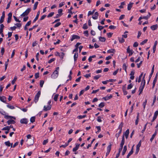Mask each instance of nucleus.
Here are the masks:
<instances>
[{
	"label": "nucleus",
	"mask_w": 158,
	"mask_h": 158,
	"mask_svg": "<svg viewBox=\"0 0 158 158\" xmlns=\"http://www.w3.org/2000/svg\"><path fill=\"white\" fill-rule=\"evenodd\" d=\"M125 143V139L124 137V135H123L122 138V140L121 141V143H120V145L121 146H123L124 144Z\"/></svg>",
	"instance_id": "21"
},
{
	"label": "nucleus",
	"mask_w": 158,
	"mask_h": 158,
	"mask_svg": "<svg viewBox=\"0 0 158 158\" xmlns=\"http://www.w3.org/2000/svg\"><path fill=\"white\" fill-rule=\"evenodd\" d=\"M7 106L10 109H13L15 108V107L14 106H10V105H7Z\"/></svg>",
	"instance_id": "55"
},
{
	"label": "nucleus",
	"mask_w": 158,
	"mask_h": 158,
	"mask_svg": "<svg viewBox=\"0 0 158 158\" xmlns=\"http://www.w3.org/2000/svg\"><path fill=\"white\" fill-rule=\"evenodd\" d=\"M111 144L110 143V144L107 147V151H108V152H110L111 149Z\"/></svg>",
	"instance_id": "28"
},
{
	"label": "nucleus",
	"mask_w": 158,
	"mask_h": 158,
	"mask_svg": "<svg viewBox=\"0 0 158 158\" xmlns=\"http://www.w3.org/2000/svg\"><path fill=\"white\" fill-rule=\"evenodd\" d=\"M138 43L137 42H135L134 43L133 45V46L134 47H137L138 46Z\"/></svg>",
	"instance_id": "64"
},
{
	"label": "nucleus",
	"mask_w": 158,
	"mask_h": 158,
	"mask_svg": "<svg viewBox=\"0 0 158 158\" xmlns=\"http://www.w3.org/2000/svg\"><path fill=\"white\" fill-rule=\"evenodd\" d=\"M139 147L136 146V150L135 153L136 154H137L138 153L139 150Z\"/></svg>",
	"instance_id": "52"
},
{
	"label": "nucleus",
	"mask_w": 158,
	"mask_h": 158,
	"mask_svg": "<svg viewBox=\"0 0 158 158\" xmlns=\"http://www.w3.org/2000/svg\"><path fill=\"white\" fill-rule=\"evenodd\" d=\"M80 146V144H76V147H75L73 148V152H76L77 150Z\"/></svg>",
	"instance_id": "14"
},
{
	"label": "nucleus",
	"mask_w": 158,
	"mask_h": 158,
	"mask_svg": "<svg viewBox=\"0 0 158 158\" xmlns=\"http://www.w3.org/2000/svg\"><path fill=\"white\" fill-rule=\"evenodd\" d=\"M84 34L87 37H88L89 35L88 31H84Z\"/></svg>",
	"instance_id": "53"
},
{
	"label": "nucleus",
	"mask_w": 158,
	"mask_h": 158,
	"mask_svg": "<svg viewBox=\"0 0 158 158\" xmlns=\"http://www.w3.org/2000/svg\"><path fill=\"white\" fill-rule=\"evenodd\" d=\"M100 77H101V75H96V76H94V79L97 80L98 79H99Z\"/></svg>",
	"instance_id": "49"
},
{
	"label": "nucleus",
	"mask_w": 158,
	"mask_h": 158,
	"mask_svg": "<svg viewBox=\"0 0 158 158\" xmlns=\"http://www.w3.org/2000/svg\"><path fill=\"white\" fill-rule=\"evenodd\" d=\"M31 10V9L30 8H28L20 16L23 17H25L26 16H27L28 15L29 12Z\"/></svg>",
	"instance_id": "3"
},
{
	"label": "nucleus",
	"mask_w": 158,
	"mask_h": 158,
	"mask_svg": "<svg viewBox=\"0 0 158 158\" xmlns=\"http://www.w3.org/2000/svg\"><path fill=\"white\" fill-rule=\"evenodd\" d=\"M123 122H122L119 125V127H118V129L119 130V131H122V127L123 126Z\"/></svg>",
	"instance_id": "24"
},
{
	"label": "nucleus",
	"mask_w": 158,
	"mask_h": 158,
	"mask_svg": "<svg viewBox=\"0 0 158 158\" xmlns=\"http://www.w3.org/2000/svg\"><path fill=\"white\" fill-rule=\"evenodd\" d=\"M30 120L31 122L32 123H34L35 120V117H31L30 118Z\"/></svg>",
	"instance_id": "34"
},
{
	"label": "nucleus",
	"mask_w": 158,
	"mask_h": 158,
	"mask_svg": "<svg viewBox=\"0 0 158 158\" xmlns=\"http://www.w3.org/2000/svg\"><path fill=\"white\" fill-rule=\"evenodd\" d=\"M54 14V12H52L48 15L47 16V17L48 18L51 17Z\"/></svg>",
	"instance_id": "47"
},
{
	"label": "nucleus",
	"mask_w": 158,
	"mask_h": 158,
	"mask_svg": "<svg viewBox=\"0 0 158 158\" xmlns=\"http://www.w3.org/2000/svg\"><path fill=\"white\" fill-rule=\"evenodd\" d=\"M108 37L109 38H110L112 36V35L113 34L111 32L108 33L107 34Z\"/></svg>",
	"instance_id": "61"
},
{
	"label": "nucleus",
	"mask_w": 158,
	"mask_h": 158,
	"mask_svg": "<svg viewBox=\"0 0 158 158\" xmlns=\"http://www.w3.org/2000/svg\"><path fill=\"white\" fill-rule=\"evenodd\" d=\"M157 81V80H156V79H154L153 80V83H152V88L153 89L155 86L156 84V83Z\"/></svg>",
	"instance_id": "32"
},
{
	"label": "nucleus",
	"mask_w": 158,
	"mask_h": 158,
	"mask_svg": "<svg viewBox=\"0 0 158 158\" xmlns=\"http://www.w3.org/2000/svg\"><path fill=\"white\" fill-rule=\"evenodd\" d=\"M17 79V77L16 76H15V77L14 78L13 80L12 81L11 83L12 84L14 85L15 81H16V80Z\"/></svg>",
	"instance_id": "38"
},
{
	"label": "nucleus",
	"mask_w": 158,
	"mask_h": 158,
	"mask_svg": "<svg viewBox=\"0 0 158 158\" xmlns=\"http://www.w3.org/2000/svg\"><path fill=\"white\" fill-rule=\"evenodd\" d=\"M98 12H96L95 13L94 15L93 16L92 18L94 19H98Z\"/></svg>",
	"instance_id": "11"
},
{
	"label": "nucleus",
	"mask_w": 158,
	"mask_h": 158,
	"mask_svg": "<svg viewBox=\"0 0 158 158\" xmlns=\"http://www.w3.org/2000/svg\"><path fill=\"white\" fill-rule=\"evenodd\" d=\"M154 65L152 67V68L151 73V74H150L149 76V77L150 78V79H151V78L153 73V72L154 71Z\"/></svg>",
	"instance_id": "20"
},
{
	"label": "nucleus",
	"mask_w": 158,
	"mask_h": 158,
	"mask_svg": "<svg viewBox=\"0 0 158 158\" xmlns=\"http://www.w3.org/2000/svg\"><path fill=\"white\" fill-rule=\"evenodd\" d=\"M82 28L84 29H85V30L86 29L88 28V27L87 26V24L86 23H85L83 25V27Z\"/></svg>",
	"instance_id": "48"
},
{
	"label": "nucleus",
	"mask_w": 158,
	"mask_h": 158,
	"mask_svg": "<svg viewBox=\"0 0 158 158\" xmlns=\"http://www.w3.org/2000/svg\"><path fill=\"white\" fill-rule=\"evenodd\" d=\"M64 54L63 52H61L60 54V56H60L61 58L62 59L64 57Z\"/></svg>",
	"instance_id": "58"
},
{
	"label": "nucleus",
	"mask_w": 158,
	"mask_h": 158,
	"mask_svg": "<svg viewBox=\"0 0 158 158\" xmlns=\"http://www.w3.org/2000/svg\"><path fill=\"white\" fill-rule=\"evenodd\" d=\"M20 122L21 123L27 124V123L28 120L26 118H23L21 119Z\"/></svg>",
	"instance_id": "7"
},
{
	"label": "nucleus",
	"mask_w": 158,
	"mask_h": 158,
	"mask_svg": "<svg viewBox=\"0 0 158 158\" xmlns=\"http://www.w3.org/2000/svg\"><path fill=\"white\" fill-rule=\"evenodd\" d=\"M62 11H63V10L62 9H59V10H58V13L59 14H60L59 15L62 14Z\"/></svg>",
	"instance_id": "60"
},
{
	"label": "nucleus",
	"mask_w": 158,
	"mask_h": 158,
	"mask_svg": "<svg viewBox=\"0 0 158 158\" xmlns=\"http://www.w3.org/2000/svg\"><path fill=\"white\" fill-rule=\"evenodd\" d=\"M121 131H119V132H118V133H116L115 135V136L116 137V138H117V139L119 137V135H120V134H121Z\"/></svg>",
	"instance_id": "42"
},
{
	"label": "nucleus",
	"mask_w": 158,
	"mask_h": 158,
	"mask_svg": "<svg viewBox=\"0 0 158 158\" xmlns=\"http://www.w3.org/2000/svg\"><path fill=\"white\" fill-rule=\"evenodd\" d=\"M129 129H127L125 133V136L126 139H127L129 135Z\"/></svg>",
	"instance_id": "22"
},
{
	"label": "nucleus",
	"mask_w": 158,
	"mask_h": 158,
	"mask_svg": "<svg viewBox=\"0 0 158 158\" xmlns=\"http://www.w3.org/2000/svg\"><path fill=\"white\" fill-rule=\"evenodd\" d=\"M134 145H133L132 147L131 148V151L130 152L128 153V154L127 155V158H129V156L131 155H132L133 152H134V148H133V147H134Z\"/></svg>",
	"instance_id": "9"
},
{
	"label": "nucleus",
	"mask_w": 158,
	"mask_h": 158,
	"mask_svg": "<svg viewBox=\"0 0 158 158\" xmlns=\"http://www.w3.org/2000/svg\"><path fill=\"white\" fill-rule=\"evenodd\" d=\"M143 73H141V74H140V75L139 76L138 80V82H140L141 81V79L143 75Z\"/></svg>",
	"instance_id": "33"
},
{
	"label": "nucleus",
	"mask_w": 158,
	"mask_h": 158,
	"mask_svg": "<svg viewBox=\"0 0 158 158\" xmlns=\"http://www.w3.org/2000/svg\"><path fill=\"white\" fill-rule=\"evenodd\" d=\"M96 128H97L98 130V131L96 132V133L97 134H98L101 131V127L100 126H96Z\"/></svg>",
	"instance_id": "27"
},
{
	"label": "nucleus",
	"mask_w": 158,
	"mask_h": 158,
	"mask_svg": "<svg viewBox=\"0 0 158 158\" xmlns=\"http://www.w3.org/2000/svg\"><path fill=\"white\" fill-rule=\"evenodd\" d=\"M144 86L145 85H142V82H141V85L139 89V95H140L142 92V91H143V88H144Z\"/></svg>",
	"instance_id": "5"
},
{
	"label": "nucleus",
	"mask_w": 158,
	"mask_h": 158,
	"mask_svg": "<svg viewBox=\"0 0 158 158\" xmlns=\"http://www.w3.org/2000/svg\"><path fill=\"white\" fill-rule=\"evenodd\" d=\"M78 53H75L74 56V60L75 61H76V60H77V58L78 57Z\"/></svg>",
	"instance_id": "26"
},
{
	"label": "nucleus",
	"mask_w": 158,
	"mask_h": 158,
	"mask_svg": "<svg viewBox=\"0 0 158 158\" xmlns=\"http://www.w3.org/2000/svg\"><path fill=\"white\" fill-rule=\"evenodd\" d=\"M40 14V11H39L37 12L36 16L33 21V22H35L38 19L39 17Z\"/></svg>",
	"instance_id": "16"
},
{
	"label": "nucleus",
	"mask_w": 158,
	"mask_h": 158,
	"mask_svg": "<svg viewBox=\"0 0 158 158\" xmlns=\"http://www.w3.org/2000/svg\"><path fill=\"white\" fill-rule=\"evenodd\" d=\"M5 143L6 145L8 147H10V146L11 143L9 141L5 142Z\"/></svg>",
	"instance_id": "37"
},
{
	"label": "nucleus",
	"mask_w": 158,
	"mask_h": 158,
	"mask_svg": "<svg viewBox=\"0 0 158 158\" xmlns=\"http://www.w3.org/2000/svg\"><path fill=\"white\" fill-rule=\"evenodd\" d=\"M48 139H47L46 140H44L43 142V144L44 145H45L47 143H48Z\"/></svg>",
	"instance_id": "63"
},
{
	"label": "nucleus",
	"mask_w": 158,
	"mask_h": 158,
	"mask_svg": "<svg viewBox=\"0 0 158 158\" xmlns=\"http://www.w3.org/2000/svg\"><path fill=\"white\" fill-rule=\"evenodd\" d=\"M80 38V37L79 36L76 35H73L71 38V40L73 41L75 39H79Z\"/></svg>",
	"instance_id": "8"
},
{
	"label": "nucleus",
	"mask_w": 158,
	"mask_h": 158,
	"mask_svg": "<svg viewBox=\"0 0 158 158\" xmlns=\"http://www.w3.org/2000/svg\"><path fill=\"white\" fill-rule=\"evenodd\" d=\"M39 77V73H36L35 74V77L36 79L38 78Z\"/></svg>",
	"instance_id": "62"
},
{
	"label": "nucleus",
	"mask_w": 158,
	"mask_h": 158,
	"mask_svg": "<svg viewBox=\"0 0 158 158\" xmlns=\"http://www.w3.org/2000/svg\"><path fill=\"white\" fill-rule=\"evenodd\" d=\"M6 97L4 96H0V100L3 102H5L6 100Z\"/></svg>",
	"instance_id": "23"
},
{
	"label": "nucleus",
	"mask_w": 158,
	"mask_h": 158,
	"mask_svg": "<svg viewBox=\"0 0 158 158\" xmlns=\"http://www.w3.org/2000/svg\"><path fill=\"white\" fill-rule=\"evenodd\" d=\"M100 41L102 42H105L106 41V39L104 37H100L99 38Z\"/></svg>",
	"instance_id": "29"
},
{
	"label": "nucleus",
	"mask_w": 158,
	"mask_h": 158,
	"mask_svg": "<svg viewBox=\"0 0 158 158\" xmlns=\"http://www.w3.org/2000/svg\"><path fill=\"white\" fill-rule=\"evenodd\" d=\"M7 123L8 125H10L11 124H15V122L13 119H10L8 120L7 122Z\"/></svg>",
	"instance_id": "15"
},
{
	"label": "nucleus",
	"mask_w": 158,
	"mask_h": 158,
	"mask_svg": "<svg viewBox=\"0 0 158 158\" xmlns=\"http://www.w3.org/2000/svg\"><path fill=\"white\" fill-rule=\"evenodd\" d=\"M59 67H58L56 68V70L54 71L51 75V77L52 78L55 79L58 77L59 73L58 70H59Z\"/></svg>",
	"instance_id": "1"
},
{
	"label": "nucleus",
	"mask_w": 158,
	"mask_h": 158,
	"mask_svg": "<svg viewBox=\"0 0 158 158\" xmlns=\"http://www.w3.org/2000/svg\"><path fill=\"white\" fill-rule=\"evenodd\" d=\"M112 97V95H110L109 96L107 95L106 97L103 98H102L104 100L106 101L111 98Z\"/></svg>",
	"instance_id": "13"
},
{
	"label": "nucleus",
	"mask_w": 158,
	"mask_h": 158,
	"mask_svg": "<svg viewBox=\"0 0 158 158\" xmlns=\"http://www.w3.org/2000/svg\"><path fill=\"white\" fill-rule=\"evenodd\" d=\"M55 60V59L54 58L51 59L48 61V63L50 64L52 62L54 61Z\"/></svg>",
	"instance_id": "59"
},
{
	"label": "nucleus",
	"mask_w": 158,
	"mask_h": 158,
	"mask_svg": "<svg viewBox=\"0 0 158 158\" xmlns=\"http://www.w3.org/2000/svg\"><path fill=\"white\" fill-rule=\"evenodd\" d=\"M58 94H56L55 95L54 98V100L55 101H56L57 100V98L58 96Z\"/></svg>",
	"instance_id": "41"
},
{
	"label": "nucleus",
	"mask_w": 158,
	"mask_h": 158,
	"mask_svg": "<svg viewBox=\"0 0 158 158\" xmlns=\"http://www.w3.org/2000/svg\"><path fill=\"white\" fill-rule=\"evenodd\" d=\"M5 17L2 16L0 19V24L2 23L4 21Z\"/></svg>",
	"instance_id": "50"
},
{
	"label": "nucleus",
	"mask_w": 158,
	"mask_h": 158,
	"mask_svg": "<svg viewBox=\"0 0 158 158\" xmlns=\"http://www.w3.org/2000/svg\"><path fill=\"white\" fill-rule=\"evenodd\" d=\"M125 5V3L124 2H122L121 3V5L119 6V7L120 8H123V6Z\"/></svg>",
	"instance_id": "45"
},
{
	"label": "nucleus",
	"mask_w": 158,
	"mask_h": 158,
	"mask_svg": "<svg viewBox=\"0 0 158 158\" xmlns=\"http://www.w3.org/2000/svg\"><path fill=\"white\" fill-rule=\"evenodd\" d=\"M105 106L104 102H102L101 103L98 105V106L100 108H102Z\"/></svg>",
	"instance_id": "36"
},
{
	"label": "nucleus",
	"mask_w": 158,
	"mask_h": 158,
	"mask_svg": "<svg viewBox=\"0 0 158 158\" xmlns=\"http://www.w3.org/2000/svg\"><path fill=\"white\" fill-rule=\"evenodd\" d=\"M4 118L7 119H8L9 118H13L14 119H15L16 118L15 117L11 116H9V115H5L4 116Z\"/></svg>",
	"instance_id": "17"
},
{
	"label": "nucleus",
	"mask_w": 158,
	"mask_h": 158,
	"mask_svg": "<svg viewBox=\"0 0 158 158\" xmlns=\"http://www.w3.org/2000/svg\"><path fill=\"white\" fill-rule=\"evenodd\" d=\"M86 115H79L77 117V118L79 119H81L86 117Z\"/></svg>",
	"instance_id": "40"
},
{
	"label": "nucleus",
	"mask_w": 158,
	"mask_h": 158,
	"mask_svg": "<svg viewBox=\"0 0 158 158\" xmlns=\"http://www.w3.org/2000/svg\"><path fill=\"white\" fill-rule=\"evenodd\" d=\"M148 39H145L143 41H142L140 44L141 45H143L144 44H145L148 41Z\"/></svg>",
	"instance_id": "35"
},
{
	"label": "nucleus",
	"mask_w": 158,
	"mask_h": 158,
	"mask_svg": "<svg viewBox=\"0 0 158 158\" xmlns=\"http://www.w3.org/2000/svg\"><path fill=\"white\" fill-rule=\"evenodd\" d=\"M60 25L61 23L60 22H58L54 26V27H56L60 26Z\"/></svg>",
	"instance_id": "54"
},
{
	"label": "nucleus",
	"mask_w": 158,
	"mask_h": 158,
	"mask_svg": "<svg viewBox=\"0 0 158 158\" xmlns=\"http://www.w3.org/2000/svg\"><path fill=\"white\" fill-rule=\"evenodd\" d=\"M133 4V3H130L128 5L127 9L128 10H130L131 9Z\"/></svg>",
	"instance_id": "19"
},
{
	"label": "nucleus",
	"mask_w": 158,
	"mask_h": 158,
	"mask_svg": "<svg viewBox=\"0 0 158 158\" xmlns=\"http://www.w3.org/2000/svg\"><path fill=\"white\" fill-rule=\"evenodd\" d=\"M10 128H13V126L10 125V126H6L5 127L3 128L2 129V130H8L9 131Z\"/></svg>",
	"instance_id": "12"
},
{
	"label": "nucleus",
	"mask_w": 158,
	"mask_h": 158,
	"mask_svg": "<svg viewBox=\"0 0 158 158\" xmlns=\"http://www.w3.org/2000/svg\"><path fill=\"white\" fill-rule=\"evenodd\" d=\"M12 16V13L10 12L8 14V17L7 18V22L8 23H9L11 20V17Z\"/></svg>",
	"instance_id": "6"
},
{
	"label": "nucleus",
	"mask_w": 158,
	"mask_h": 158,
	"mask_svg": "<svg viewBox=\"0 0 158 158\" xmlns=\"http://www.w3.org/2000/svg\"><path fill=\"white\" fill-rule=\"evenodd\" d=\"M156 135V133H154L152 135L151 138L150 139V140L151 142H152V141L153 140L154 138Z\"/></svg>",
	"instance_id": "43"
},
{
	"label": "nucleus",
	"mask_w": 158,
	"mask_h": 158,
	"mask_svg": "<svg viewBox=\"0 0 158 158\" xmlns=\"http://www.w3.org/2000/svg\"><path fill=\"white\" fill-rule=\"evenodd\" d=\"M44 83V81L43 80H41L40 83V87H42L43 84Z\"/></svg>",
	"instance_id": "39"
},
{
	"label": "nucleus",
	"mask_w": 158,
	"mask_h": 158,
	"mask_svg": "<svg viewBox=\"0 0 158 158\" xmlns=\"http://www.w3.org/2000/svg\"><path fill=\"white\" fill-rule=\"evenodd\" d=\"M40 94L41 91H39L38 92L37 94L35 95L34 99V101L35 103H36L38 101Z\"/></svg>",
	"instance_id": "4"
},
{
	"label": "nucleus",
	"mask_w": 158,
	"mask_h": 158,
	"mask_svg": "<svg viewBox=\"0 0 158 158\" xmlns=\"http://www.w3.org/2000/svg\"><path fill=\"white\" fill-rule=\"evenodd\" d=\"M127 68V66H126V64L124 63L123 65V69H124L125 71H126V69Z\"/></svg>",
	"instance_id": "51"
},
{
	"label": "nucleus",
	"mask_w": 158,
	"mask_h": 158,
	"mask_svg": "<svg viewBox=\"0 0 158 158\" xmlns=\"http://www.w3.org/2000/svg\"><path fill=\"white\" fill-rule=\"evenodd\" d=\"M158 27V26L157 24L153 25L151 27V29L153 31L156 30Z\"/></svg>",
	"instance_id": "18"
},
{
	"label": "nucleus",
	"mask_w": 158,
	"mask_h": 158,
	"mask_svg": "<svg viewBox=\"0 0 158 158\" xmlns=\"http://www.w3.org/2000/svg\"><path fill=\"white\" fill-rule=\"evenodd\" d=\"M133 51L130 50V46H129L127 48V52L129 53V56H131L133 54Z\"/></svg>",
	"instance_id": "10"
},
{
	"label": "nucleus",
	"mask_w": 158,
	"mask_h": 158,
	"mask_svg": "<svg viewBox=\"0 0 158 158\" xmlns=\"http://www.w3.org/2000/svg\"><path fill=\"white\" fill-rule=\"evenodd\" d=\"M115 52V50L114 49H110L109 50L107 51V52L108 53H114Z\"/></svg>",
	"instance_id": "25"
},
{
	"label": "nucleus",
	"mask_w": 158,
	"mask_h": 158,
	"mask_svg": "<svg viewBox=\"0 0 158 158\" xmlns=\"http://www.w3.org/2000/svg\"><path fill=\"white\" fill-rule=\"evenodd\" d=\"M51 100H49L48 102V105L47 106V107H46L45 106H44V111H47L48 110H49L51 109L52 106L51 105H50V104L51 103Z\"/></svg>",
	"instance_id": "2"
},
{
	"label": "nucleus",
	"mask_w": 158,
	"mask_h": 158,
	"mask_svg": "<svg viewBox=\"0 0 158 158\" xmlns=\"http://www.w3.org/2000/svg\"><path fill=\"white\" fill-rule=\"evenodd\" d=\"M133 86V85H132L131 84H130L129 85H128V86L127 87V89H131Z\"/></svg>",
	"instance_id": "46"
},
{
	"label": "nucleus",
	"mask_w": 158,
	"mask_h": 158,
	"mask_svg": "<svg viewBox=\"0 0 158 158\" xmlns=\"http://www.w3.org/2000/svg\"><path fill=\"white\" fill-rule=\"evenodd\" d=\"M38 2H36L35 3L33 7V10H35L37 8V7L38 5Z\"/></svg>",
	"instance_id": "31"
},
{
	"label": "nucleus",
	"mask_w": 158,
	"mask_h": 158,
	"mask_svg": "<svg viewBox=\"0 0 158 158\" xmlns=\"http://www.w3.org/2000/svg\"><path fill=\"white\" fill-rule=\"evenodd\" d=\"M118 40L119 42L121 43H123L125 41V40L123 39V37L119 38Z\"/></svg>",
	"instance_id": "30"
},
{
	"label": "nucleus",
	"mask_w": 158,
	"mask_h": 158,
	"mask_svg": "<svg viewBox=\"0 0 158 158\" xmlns=\"http://www.w3.org/2000/svg\"><path fill=\"white\" fill-rule=\"evenodd\" d=\"M156 95H155L154 96V97L153 103H152V106H153V105H154V103H155V102L156 101Z\"/></svg>",
	"instance_id": "56"
},
{
	"label": "nucleus",
	"mask_w": 158,
	"mask_h": 158,
	"mask_svg": "<svg viewBox=\"0 0 158 158\" xmlns=\"http://www.w3.org/2000/svg\"><path fill=\"white\" fill-rule=\"evenodd\" d=\"M5 52V49L4 48H2L1 49V52L2 55H3Z\"/></svg>",
	"instance_id": "57"
},
{
	"label": "nucleus",
	"mask_w": 158,
	"mask_h": 158,
	"mask_svg": "<svg viewBox=\"0 0 158 158\" xmlns=\"http://www.w3.org/2000/svg\"><path fill=\"white\" fill-rule=\"evenodd\" d=\"M147 103V100L146 99L145 101L143 102V107L144 109H145L146 105Z\"/></svg>",
	"instance_id": "44"
}]
</instances>
